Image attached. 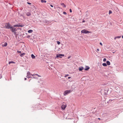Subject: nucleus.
<instances>
[{
	"label": "nucleus",
	"instance_id": "obj_1",
	"mask_svg": "<svg viewBox=\"0 0 123 123\" xmlns=\"http://www.w3.org/2000/svg\"><path fill=\"white\" fill-rule=\"evenodd\" d=\"M3 28H5L7 29H10L12 32L15 35L17 34L16 32L17 29L16 28H14L13 27L11 26V25L9 23H6L5 24V26H4Z\"/></svg>",
	"mask_w": 123,
	"mask_h": 123
},
{
	"label": "nucleus",
	"instance_id": "obj_2",
	"mask_svg": "<svg viewBox=\"0 0 123 123\" xmlns=\"http://www.w3.org/2000/svg\"><path fill=\"white\" fill-rule=\"evenodd\" d=\"M72 91L71 90H67L64 92L63 94L64 96H66V95L70 93Z\"/></svg>",
	"mask_w": 123,
	"mask_h": 123
},
{
	"label": "nucleus",
	"instance_id": "obj_3",
	"mask_svg": "<svg viewBox=\"0 0 123 123\" xmlns=\"http://www.w3.org/2000/svg\"><path fill=\"white\" fill-rule=\"evenodd\" d=\"M27 75L26 76V77L28 78H31L32 77H31V75L33 76L34 75V74H31L30 72L29 71L27 72Z\"/></svg>",
	"mask_w": 123,
	"mask_h": 123
},
{
	"label": "nucleus",
	"instance_id": "obj_4",
	"mask_svg": "<svg viewBox=\"0 0 123 123\" xmlns=\"http://www.w3.org/2000/svg\"><path fill=\"white\" fill-rule=\"evenodd\" d=\"M81 33L85 34H87L91 32L87 31L85 29L82 30L81 31Z\"/></svg>",
	"mask_w": 123,
	"mask_h": 123
},
{
	"label": "nucleus",
	"instance_id": "obj_5",
	"mask_svg": "<svg viewBox=\"0 0 123 123\" xmlns=\"http://www.w3.org/2000/svg\"><path fill=\"white\" fill-rule=\"evenodd\" d=\"M64 56V55L63 54H58L56 55L57 57H60L61 58L62 57L61 56Z\"/></svg>",
	"mask_w": 123,
	"mask_h": 123
},
{
	"label": "nucleus",
	"instance_id": "obj_6",
	"mask_svg": "<svg viewBox=\"0 0 123 123\" xmlns=\"http://www.w3.org/2000/svg\"><path fill=\"white\" fill-rule=\"evenodd\" d=\"M67 106V105L65 104V105H62L61 108L63 110H64L66 108Z\"/></svg>",
	"mask_w": 123,
	"mask_h": 123
},
{
	"label": "nucleus",
	"instance_id": "obj_7",
	"mask_svg": "<svg viewBox=\"0 0 123 123\" xmlns=\"http://www.w3.org/2000/svg\"><path fill=\"white\" fill-rule=\"evenodd\" d=\"M23 25H19L17 24L16 25H13V27H23Z\"/></svg>",
	"mask_w": 123,
	"mask_h": 123
},
{
	"label": "nucleus",
	"instance_id": "obj_8",
	"mask_svg": "<svg viewBox=\"0 0 123 123\" xmlns=\"http://www.w3.org/2000/svg\"><path fill=\"white\" fill-rule=\"evenodd\" d=\"M7 45V43L6 42H5L4 44H3L2 45V46L3 47H6V46Z\"/></svg>",
	"mask_w": 123,
	"mask_h": 123
},
{
	"label": "nucleus",
	"instance_id": "obj_9",
	"mask_svg": "<svg viewBox=\"0 0 123 123\" xmlns=\"http://www.w3.org/2000/svg\"><path fill=\"white\" fill-rule=\"evenodd\" d=\"M84 68L83 67H80L79 68V70L80 71H81L83 70Z\"/></svg>",
	"mask_w": 123,
	"mask_h": 123
},
{
	"label": "nucleus",
	"instance_id": "obj_10",
	"mask_svg": "<svg viewBox=\"0 0 123 123\" xmlns=\"http://www.w3.org/2000/svg\"><path fill=\"white\" fill-rule=\"evenodd\" d=\"M90 68L88 66H86V68L85 69V70H88Z\"/></svg>",
	"mask_w": 123,
	"mask_h": 123
},
{
	"label": "nucleus",
	"instance_id": "obj_11",
	"mask_svg": "<svg viewBox=\"0 0 123 123\" xmlns=\"http://www.w3.org/2000/svg\"><path fill=\"white\" fill-rule=\"evenodd\" d=\"M25 55V53H23L22 54H20V55L21 57H22L23 56H24Z\"/></svg>",
	"mask_w": 123,
	"mask_h": 123
},
{
	"label": "nucleus",
	"instance_id": "obj_12",
	"mask_svg": "<svg viewBox=\"0 0 123 123\" xmlns=\"http://www.w3.org/2000/svg\"><path fill=\"white\" fill-rule=\"evenodd\" d=\"M107 64L108 65H110V63L109 61H107L106 62Z\"/></svg>",
	"mask_w": 123,
	"mask_h": 123
},
{
	"label": "nucleus",
	"instance_id": "obj_13",
	"mask_svg": "<svg viewBox=\"0 0 123 123\" xmlns=\"http://www.w3.org/2000/svg\"><path fill=\"white\" fill-rule=\"evenodd\" d=\"M15 62L13 61L10 62H9L8 64H10L11 63H15Z\"/></svg>",
	"mask_w": 123,
	"mask_h": 123
},
{
	"label": "nucleus",
	"instance_id": "obj_14",
	"mask_svg": "<svg viewBox=\"0 0 123 123\" xmlns=\"http://www.w3.org/2000/svg\"><path fill=\"white\" fill-rule=\"evenodd\" d=\"M33 32V30H30L28 31V32L29 33H31Z\"/></svg>",
	"mask_w": 123,
	"mask_h": 123
},
{
	"label": "nucleus",
	"instance_id": "obj_15",
	"mask_svg": "<svg viewBox=\"0 0 123 123\" xmlns=\"http://www.w3.org/2000/svg\"><path fill=\"white\" fill-rule=\"evenodd\" d=\"M31 57L32 59H34L35 57V56L33 54H31Z\"/></svg>",
	"mask_w": 123,
	"mask_h": 123
},
{
	"label": "nucleus",
	"instance_id": "obj_16",
	"mask_svg": "<svg viewBox=\"0 0 123 123\" xmlns=\"http://www.w3.org/2000/svg\"><path fill=\"white\" fill-rule=\"evenodd\" d=\"M41 2L43 3V2L46 3V1L45 0H41Z\"/></svg>",
	"mask_w": 123,
	"mask_h": 123
},
{
	"label": "nucleus",
	"instance_id": "obj_17",
	"mask_svg": "<svg viewBox=\"0 0 123 123\" xmlns=\"http://www.w3.org/2000/svg\"><path fill=\"white\" fill-rule=\"evenodd\" d=\"M26 15L27 16H30L31 15V14L29 12H28L26 13Z\"/></svg>",
	"mask_w": 123,
	"mask_h": 123
},
{
	"label": "nucleus",
	"instance_id": "obj_18",
	"mask_svg": "<svg viewBox=\"0 0 123 123\" xmlns=\"http://www.w3.org/2000/svg\"><path fill=\"white\" fill-rule=\"evenodd\" d=\"M102 65H103V66H104V67L106 66H107V65L105 63H103L102 64Z\"/></svg>",
	"mask_w": 123,
	"mask_h": 123
},
{
	"label": "nucleus",
	"instance_id": "obj_19",
	"mask_svg": "<svg viewBox=\"0 0 123 123\" xmlns=\"http://www.w3.org/2000/svg\"><path fill=\"white\" fill-rule=\"evenodd\" d=\"M61 5L62 6L64 7H66V6L64 4V3H62L61 4Z\"/></svg>",
	"mask_w": 123,
	"mask_h": 123
},
{
	"label": "nucleus",
	"instance_id": "obj_20",
	"mask_svg": "<svg viewBox=\"0 0 123 123\" xmlns=\"http://www.w3.org/2000/svg\"><path fill=\"white\" fill-rule=\"evenodd\" d=\"M34 74V75H37L39 77H41V76L40 75H39L38 74Z\"/></svg>",
	"mask_w": 123,
	"mask_h": 123
},
{
	"label": "nucleus",
	"instance_id": "obj_21",
	"mask_svg": "<svg viewBox=\"0 0 123 123\" xmlns=\"http://www.w3.org/2000/svg\"><path fill=\"white\" fill-rule=\"evenodd\" d=\"M112 12L111 10H109V14H110L112 13Z\"/></svg>",
	"mask_w": 123,
	"mask_h": 123
},
{
	"label": "nucleus",
	"instance_id": "obj_22",
	"mask_svg": "<svg viewBox=\"0 0 123 123\" xmlns=\"http://www.w3.org/2000/svg\"><path fill=\"white\" fill-rule=\"evenodd\" d=\"M121 37V36H117V37H116V38H120Z\"/></svg>",
	"mask_w": 123,
	"mask_h": 123
},
{
	"label": "nucleus",
	"instance_id": "obj_23",
	"mask_svg": "<svg viewBox=\"0 0 123 123\" xmlns=\"http://www.w3.org/2000/svg\"><path fill=\"white\" fill-rule=\"evenodd\" d=\"M69 75V74H66L65 75L64 77H67Z\"/></svg>",
	"mask_w": 123,
	"mask_h": 123
},
{
	"label": "nucleus",
	"instance_id": "obj_24",
	"mask_svg": "<svg viewBox=\"0 0 123 123\" xmlns=\"http://www.w3.org/2000/svg\"><path fill=\"white\" fill-rule=\"evenodd\" d=\"M57 44H58L59 45V44H60V42L59 41H57Z\"/></svg>",
	"mask_w": 123,
	"mask_h": 123
},
{
	"label": "nucleus",
	"instance_id": "obj_25",
	"mask_svg": "<svg viewBox=\"0 0 123 123\" xmlns=\"http://www.w3.org/2000/svg\"><path fill=\"white\" fill-rule=\"evenodd\" d=\"M106 61V58H105L103 60V61L104 62H105Z\"/></svg>",
	"mask_w": 123,
	"mask_h": 123
},
{
	"label": "nucleus",
	"instance_id": "obj_26",
	"mask_svg": "<svg viewBox=\"0 0 123 123\" xmlns=\"http://www.w3.org/2000/svg\"><path fill=\"white\" fill-rule=\"evenodd\" d=\"M63 14H64L66 15L67 14V13L65 12H63Z\"/></svg>",
	"mask_w": 123,
	"mask_h": 123
},
{
	"label": "nucleus",
	"instance_id": "obj_27",
	"mask_svg": "<svg viewBox=\"0 0 123 123\" xmlns=\"http://www.w3.org/2000/svg\"><path fill=\"white\" fill-rule=\"evenodd\" d=\"M17 52L18 53H21V51H19L18 50H17Z\"/></svg>",
	"mask_w": 123,
	"mask_h": 123
},
{
	"label": "nucleus",
	"instance_id": "obj_28",
	"mask_svg": "<svg viewBox=\"0 0 123 123\" xmlns=\"http://www.w3.org/2000/svg\"><path fill=\"white\" fill-rule=\"evenodd\" d=\"M70 11V12H72V10L71 9H69Z\"/></svg>",
	"mask_w": 123,
	"mask_h": 123
},
{
	"label": "nucleus",
	"instance_id": "obj_29",
	"mask_svg": "<svg viewBox=\"0 0 123 123\" xmlns=\"http://www.w3.org/2000/svg\"><path fill=\"white\" fill-rule=\"evenodd\" d=\"M27 3L29 5H31V4L30 3H29V2H27Z\"/></svg>",
	"mask_w": 123,
	"mask_h": 123
},
{
	"label": "nucleus",
	"instance_id": "obj_30",
	"mask_svg": "<svg viewBox=\"0 0 123 123\" xmlns=\"http://www.w3.org/2000/svg\"><path fill=\"white\" fill-rule=\"evenodd\" d=\"M100 44L101 45V46H102V43H100Z\"/></svg>",
	"mask_w": 123,
	"mask_h": 123
},
{
	"label": "nucleus",
	"instance_id": "obj_31",
	"mask_svg": "<svg viewBox=\"0 0 123 123\" xmlns=\"http://www.w3.org/2000/svg\"><path fill=\"white\" fill-rule=\"evenodd\" d=\"M50 6L52 7H53V5H50Z\"/></svg>",
	"mask_w": 123,
	"mask_h": 123
},
{
	"label": "nucleus",
	"instance_id": "obj_32",
	"mask_svg": "<svg viewBox=\"0 0 123 123\" xmlns=\"http://www.w3.org/2000/svg\"><path fill=\"white\" fill-rule=\"evenodd\" d=\"M99 49H97V51H99Z\"/></svg>",
	"mask_w": 123,
	"mask_h": 123
},
{
	"label": "nucleus",
	"instance_id": "obj_33",
	"mask_svg": "<svg viewBox=\"0 0 123 123\" xmlns=\"http://www.w3.org/2000/svg\"><path fill=\"white\" fill-rule=\"evenodd\" d=\"M33 77L34 78H35V79L37 78L36 77H35L33 76Z\"/></svg>",
	"mask_w": 123,
	"mask_h": 123
},
{
	"label": "nucleus",
	"instance_id": "obj_34",
	"mask_svg": "<svg viewBox=\"0 0 123 123\" xmlns=\"http://www.w3.org/2000/svg\"><path fill=\"white\" fill-rule=\"evenodd\" d=\"M85 22V21L84 20H83V21H82V23H83V22Z\"/></svg>",
	"mask_w": 123,
	"mask_h": 123
},
{
	"label": "nucleus",
	"instance_id": "obj_35",
	"mask_svg": "<svg viewBox=\"0 0 123 123\" xmlns=\"http://www.w3.org/2000/svg\"><path fill=\"white\" fill-rule=\"evenodd\" d=\"M70 57V56H68V59H69Z\"/></svg>",
	"mask_w": 123,
	"mask_h": 123
},
{
	"label": "nucleus",
	"instance_id": "obj_36",
	"mask_svg": "<svg viewBox=\"0 0 123 123\" xmlns=\"http://www.w3.org/2000/svg\"><path fill=\"white\" fill-rule=\"evenodd\" d=\"M71 78V77H68V78L69 79H70Z\"/></svg>",
	"mask_w": 123,
	"mask_h": 123
},
{
	"label": "nucleus",
	"instance_id": "obj_37",
	"mask_svg": "<svg viewBox=\"0 0 123 123\" xmlns=\"http://www.w3.org/2000/svg\"><path fill=\"white\" fill-rule=\"evenodd\" d=\"M26 79H26V78H25V80H26Z\"/></svg>",
	"mask_w": 123,
	"mask_h": 123
},
{
	"label": "nucleus",
	"instance_id": "obj_38",
	"mask_svg": "<svg viewBox=\"0 0 123 123\" xmlns=\"http://www.w3.org/2000/svg\"><path fill=\"white\" fill-rule=\"evenodd\" d=\"M116 38V37H115V38H114V39H115V40Z\"/></svg>",
	"mask_w": 123,
	"mask_h": 123
},
{
	"label": "nucleus",
	"instance_id": "obj_39",
	"mask_svg": "<svg viewBox=\"0 0 123 123\" xmlns=\"http://www.w3.org/2000/svg\"><path fill=\"white\" fill-rule=\"evenodd\" d=\"M117 10H118V8H117Z\"/></svg>",
	"mask_w": 123,
	"mask_h": 123
},
{
	"label": "nucleus",
	"instance_id": "obj_40",
	"mask_svg": "<svg viewBox=\"0 0 123 123\" xmlns=\"http://www.w3.org/2000/svg\"><path fill=\"white\" fill-rule=\"evenodd\" d=\"M98 119H99V120H100V119L99 118H98Z\"/></svg>",
	"mask_w": 123,
	"mask_h": 123
},
{
	"label": "nucleus",
	"instance_id": "obj_41",
	"mask_svg": "<svg viewBox=\"0 0 123 123\" xmlns=\"http://www.w3.org/2000/svg\"><path fill=\"white\" fill-rule=\"evenodd\" d=\"M122 38H123V36H122Z\"/></svg>",
	"mask_w": 123,
	"mask_h": 123
}]
</instances>
